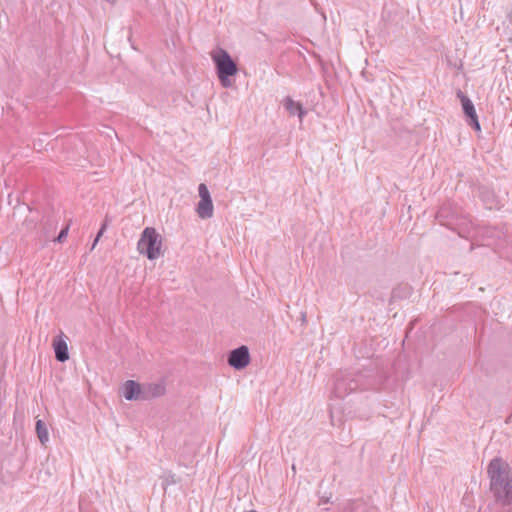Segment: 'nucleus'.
Segmentation results:
<instances>
[{
	"mask_svg": "<svg viewBox=\"0 0 512 512\" xmlns=\"http://www.w3.org/2000/svg\"><path fill=\"white\" fill-rule=\"evenodd\" d=\"M355 504H356L355 501L348 502L346 504V506L343 508V512H353L355 509L354 508Z\"/></svg>",
	"mask_w": 512,
	"mask_h": 512,
	"instance_id": "17",
	"label": "nucleus"
},
{
	"mask_svg": "<svg viewBox=\"0 0 512 512\" xmlns=\"http://www.w3.org/2000/svg\"><path fill=\"white\" fill-rule=\"evenodd\" d=\"M57 228V220L52 217H47L45 221L41 222V231L39 235V242L44 246L51 240L53 233Z\"/></svg>",
	"mask_w": 512,
	"mask_h": 512,
	"instance_id": "9",
	"label": "nucleus"
},
{
	"mask_svg": "<svg viewBox=\"0 0 512 512\" xmlns=\"http://www.w3.org/2000/svg\"><path fill=\"white\" fill-rule=\"evenodd\" d=\"M35 430L40 443L46 446V443L49 441V432L46 423L43 420H37Z\"/></svg>",
	"mask_w": 512,
	"mask_h": 512,
	"instance_id": "13",
	"label": "nucleus"
},
{
	"mask_svg": "<svg viewBox=\"0 0 512 512\" xmlns=\"http://www.w3.org/2000/svg\"><path fill=\"white\" fill-rule=\"evenodd\" d=\"M105 229H106V223H104V224L101 226L100 230L98 231V233H97V235H96V238H95V240H94V242H93L92 249L96 246L97 242L99 241V239H100V238H101V236L103 235V233H104Z\"/></svg>",
	"mask_w": 512,
	"mask_h": 512,
	"instance_id": "16",
	"label": "nucleus"
},
{
	"mask_svg": "<svg viewBox=\"0 0 512 512\" xmlns=\"http://www.w3.org/2000/svg\"><path fill=\"white\" fill-rule=\"evenodd\" d=\"M196 212L201 219H208L213 216L212 199H202L198 202Z\"/></svg>",
	"mask_w": 512,
	"mask_h": 512,
	"instance_id": "12",
	"label": "nucleus"
},
{
	"mask_svg": "<svg viewBox=\"0 0 512 512\" xmlns=\"http://www.w3.org/2000/svg\"><path fill=\"white\" fill-rule=\"evenodd\" d=\"M457 96L461 101L463 113L466 116L468 125L475 131H480L481 127L478 121V116L476 114L474 104L472 103L470 98L466 96L461 90L457 92Z\"/></svg>",
	"mask_w": 512,
	"mask_h": 512,
	"instance_id": "5",
	"label": "nucleus"
},
{
	"mask_svg": "<svg viewBox=\"0 0 512 512\" xmlns=\"http://www.w3.org/2000/svg\"><path fill=\"white\" fill-rule=\"evenodd\" d=\"M165 385L161 382L142 385V400L147 401L165 394Z\"/></svg>",
	"mask_w": 512,
	"mask_h": 512,
	"instance_id": "8",
	"label": "nucleus"
},
{
	"mask_svg": "<svg viewBox=\"0 0 512 512\" xmlns=\"http://www.w3.org/2000/svg\"><path fill=\"white\" fill-rule=\"evenodd\" d=\"M506 17L512 24V8L507 12Z\"/></svg>",
	"mask_w": 512,
	"mask_h": 512,
	"instance_id": "19",
	"label": "nucleus"
},
{
	"mask_svg": "<svg viewBox=\"0 0 512 512\" xmlns=\"http://www.w3.org/2000/svg\"><path fill=\"white\" fill-rule=\"evenodd\" d=\"M490 490L497 503L508 506L512 503V471L501 458H493L488 467Z\"/></svg>",
	"mask_w": 512,
	"mask_h": 512,
	"instance_id": "1",
	"label": "nucleus"
},
{
	"mask_svg": "<svg viewBox=\"0 0 512 512\" xmlns=\"http://www.w3.org/2000/svg\"><path fill=\"white\" fill-rule=\"evenodd\" d=\"M250 353L247 346L242 345L229 352L227 362L236 370H242L246 368L250 363Z\"/></svg>",
	"mask_w": 512,
	"mask_h": 512,
	"instance_id": "4",
	"label": "nucleus"
},
{
	"mask_svg": "<svg viewBox=\"0 0 512 512\" xmlns=\"http://www.w3.org/2000/svg\"><path fill=\"white\" fill-rule=\"evenodd\" d=\"M283 106L291 116L297 114L300 122L303 121L304 116L307 114V110L302 104L295 102L290 96L284 98Z\"/></svg>",
	"mask_w": 512,
	"mask_h": 512,
	"instance_id": "10",
	"label": "nucleus"
},
{
	"mask_svg": "<svg viewBox=\"0 0 512 512\" xmlns=\"http://www.w3.org/2000/svg\"><path fill=\"white\" fill-rule=\"evenodd\" d=\"M358 388V383L355 379L348 375L336 376L334 382L333 393L338 398H344L350 392Z\"/></svg>",
	"mask_w": 512,
	"mask_h": 512,
	"instance_id": "6",
	"label": "nucleus"
},
{
	"mask_svg": "<svg viewBox=\"0 0 512 512\" xmlns=\"http://www.w3.org/2000/svg\"><path fill=\"white\" fill-rule=\"evenodd\" d=\"M212 59L220 84L224 88H230L233 85V81L230 77L235 76L238 72L237 64L230 54L222 48L212 53Z\"/></svg>",
	"mask_w": 512,
	"mask_h": 512,
	"instance_id": "2",
	"label": "nucleus"
},
{
	"mask_svg": "<svg viewBox=\"0 0 512 512\" xmlns=\"http://www.w3.org/2000/svg\"><path fill=\"white\" fill-rule=\"evenodd\" d=\"M68 231H69V226L67 225V226H65L64 228L61 229V231L59 232L57 237H53L52 238V241L53 242H58V243L63 242L64 239L67 237Z\"/></svg>",
	"mask_w": 512,
	"mask_h": 512,
	"instance_id": "15",
	"label": "nucleus"
},
{
	"mask_svg": "<svg viewBox=\"0 0 512 512\" xmlns=\"http://www.w3.org/2000/svg\"><path fill=\"white\" fill-rule=\"evenodd\" d=\"M123 396L128 401L142 400V385L134 380H127L122 387Z\"/></svg>",
	"mask_w": 512,
	"mask_h": 512,
	"instance_id": "7",
	"label": "nucleus"
},
{
	"mask_svg": "<svg viewBox=\"0 0 512 512\" xmlns=\"http://www.w3.org/2000/svg\"><path fill=\"white\" fill-rule=\"evenodd\" d=\"M55 358L59 362H65L69 359L68 346L65 340L58 338L53 341Z\"/></svg>",
	"mask_w": 512,
	"mask_h": 512,
	"instance_id": "11",
	"label": "nucleus"
},
{
	"mask_svg": "<svg viewBox=\"0 0 512 512\" xmlns=\"http://www.w3.org/2000/svg\"><path fill=\"white\" fill-rule=\"evenodd\" d=\"M198 192H199L200 200H202V199H211V195H210V192H209L208 187L206 186V184L201 183L199 185V187H198Z\"/></svg>",
	"mask_w": 512,
	"mask_h": 512,
	"instance_id": "14",
	"label": "nucleus"
},
{
	"mask_svg": "<svg viewBox=\"0 0 512 512\" xmlns=\"http://www.w3.org/2000/svg\"><path fill=\"white\" fill-rule=\"evenodd\" d=\"M327 502H329V498L321 497L319 505H322V504L327 503Z\"/></svg>",
	"mask_w": 512,
	"mask_h": 512,
	"instance_id": "20",
	"label": "nucleus"
},
{
	"mask_svg": "<svg viewBox=\"0 0 512 512\" xmlns=\"http://www.w3.org/2000/svg\"><path fill=\"white\" fill-rule=\"evenodd\" d=\"M140 254L145 255L149 260H155L163 255L162 237L153 227H146L141 233L137 244Z\"/></svg>",
	"mask_w": 512,
	"mask_h": 512,
	"instance_id": "3",
	"label": "nucleus"
},
{
	"mask_svg": "<svg viewBox=\"0 0 512 512\" xmlns=\"http://www.w3.org/2000/svg\"><path fill=\"white\" fill-rule=\"evenodd\" d=\"M245 512H257V511H255V510H250V511H245Z\"/></svg>",
	"mask_w": 512,
	"mask_h": 512,
	"instance_id": "21",
	"label": "nucleus"
},
{
	"mask_svg": "<svg viewBox=\"0 0 512 512\" xmlns=\"http://www.w3.org/2000/svg\"><path fill=\"white\" fill-rule=\"evenodd\" d=\"M446 217V208L442 207L438 213H437V218L441 221L442 218H445Z\"/></svg>",
	"mask_w": 512,
	"mask_h": 512,
	"instance_id": "18",
	"label": "nucleus"
}]
</instances>
